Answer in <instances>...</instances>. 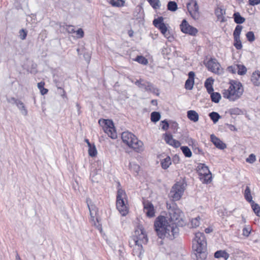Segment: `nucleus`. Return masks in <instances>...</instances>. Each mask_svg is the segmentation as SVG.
<instances>
[{"mask_svg":"<svg viewBox=\"0 0 260 260\" xmlns=\"http://www.w3.org/2000/svg\"><path fill=\"white\" fill-rule=\"evenodd\" d=\"M154 227L157 235L160 239L167 237L172 240L179 233V228L175 223H170L167 217L163 216H159L156 218Z\"/></svg>","mask_w":260,"mask_h":260,"instance_id":"1","label":"nucleus"},{"mask_svg":"<svg viewBox=\"0 0 260 260\" xmlns=\"http://www.w3.org/2000/svg\"><path fill=\"white\" fill-rule=\"evenodd\" d=\"M192 249L196 260H204L207 256V242L204 233H196L192 241Z\"/></svg>","mask_w":260,"mask_h":260,"instance_id":"2","label":"nucleus"},{"mask_svg":"<svg viewBox=\"0 0 260 260\" xmlns=\"http://www.w3.org/2000/svg\"><path fill=\"white\" fill-rule=\"evenodd\" d=\"M244 89L242 84L237 81L232 80L228 90H224L223 96L230 101H235L239 99L242 95Z\"/></svg>","mask_w":260,"mask_h":260,"instance_id":"3","label":"nucleus"},{"mask_svg":"<svg viewBox=\"0 0 260 260\" xmlns=\"http://www.w3.org/2000/svg\"><path fill=\"white\" fill-rule=\"evenodd\" d=\"M123 142L137 152H141L144 150L143 143L138 140L135 135L129 132H124L121 134Z\"/></svg>","mask_w":260,"mask_h":260,"instance_id":"4","label":"nucleus"},{"mask_svg":"<svg viewBox=\"0 0 260 260\" xmlns=\"http://www.w3.org/2000/svg\"><path fill=\"white\" fill-rule=\"evenodd\" d=\"M117 192L116 196V208L122 216L128 213L127 206V195L121 186L119 182H117Z\"/></svg>","mask_w":260,"mask_h":260,"instance_id":"5","label":"nucleus"},{"mask_svg":"<svg viewBox=\"0 0 260 260\" xmlns=\"http://www.w3.org/2000/svg\"><path fill=\"white\" fill-rule=\"evenodd\" d=\"M167 207L168 210L169 217L168 220L170 223H175V224L178 226L182 225L181 221L182 220V212L177 207V205L172 203V204H167Z\"/></svg>","mask_w":260,"mask_h":260,"instance_id":"6","label":"nucleus"},{"mask_svg":"<svg viewBox=\"0 0 260 260\" xmlns=\"http://www.w3.org/2000/svg\"><path fill=\"white\" fill-rule=\"evenodd\" d=\"M186 186L184 180L177 182L172 187L169 194V197L173 201H179L183 194Z\"/></svg>","mask_w":260,"mask_h":260,"instance_id":"7","label":"nucleus"},{"mask_svg":"<svg viewBox=\"0 0 260 260\" xmlns=\"http://www.w3.org/2000/svg\"><path fill=\"white\" fill-rule=\"evenodd\" d=\"M132 243H140L141 244H146L148 242L147 236L144 231L143 226L139 225L136 228L134 234L131 239Z\"/></svg>","mask_w":260,"mask_h":260,"instance_id":"8","label":"nucleus"},{"mask_svg":"<svg viewBox=\"0 0 260 260\" xmlns=\"http://www.w3.org/2000/svg\"><path fill=\"white\" fill-rule=\"evenodd\" d=\"M101 122L102 120H100L99 123H101ZM102 123L104 124L103 129L108 136L113 139L117 138V133L113 121L109 119H104L102 120Z\"/></svg>","mask_w":260,"mask_h":260,"instance_id":"9","label":"nucleus"},{"mask_svg":"<svg viewBox=\"0 0 260 260\" xmlns=\"http://www.w3.org/2000/svg\"><path fill=\"white\" fill-rule=\"evenodd\" d=\"M153 25L158 28L160 32L162 34L164 37L167 38L170 41L173 39V37L170 36V32L168 31V28L164 23V18L162 17H159L156 19H154L153 21Z\"/></svg>","mask_w":260,"mask_h":260,"instance_id":"10","label":"nucleus"},{"mask_svg":"<svg viewBox=\"0 0 260 260\" xmlns=\"http://www.w3.org/2000/svg\"><path fill=\"white\" fill-rule=\"evenodd\" d=\"M135 84L137 85L139 88L144 90L146 91L152 92L157 95H159L158 89L155 87L152 84L149 82L140 79V80H137L136 81Z\"/></svg>","mask_w":260,"mask_h":260,"instance_id":"11","label":"nucleus"},{"mask_svg":"<svg viewBox=\"0 0 260 260\" xmlns=\"http://www.w3.org/2000/svg\"><path fill=\"white\" fill-rule=\"evenodd\" d=\"M197 171L200 176L203 177L204 182L210 183L212 180V174L208 167L204 164H199L197 167Z\"/></svg>","mask_w":260,"mask_h":260,"instance_id":"12","label":"nucleus"},{"mask_svg":"<svg viewBox=\"0 0 260 260\" xmlns=\"http://www.w3.org/2000/svg\"><path fill=\"white\" fill-rule=\"evenodd\" d=\"M187 8L193 19L197 20L199 18V7L196 0H190L187 4Z\"/></svg>","mask_w":260,"mask_h":260,"instance_id":"13","label":"nucleus"},{"mask_svg":"<svg viewBox=\"0 0 260 260\" xmlns=\"http://www.w3.org/2000/svg\"><path fill=\"white\" fill-rule=\"evenodd\" d=\"M180 28L183 33L191 36H196L198 32V29L190 25L185 19L183 20L182 21L181 24L180 25Z\"/></svg>","mask_w":260,"mask_h":260,"instance_id":"14","label":"nucleus"},{"mask_svg":"<svg viewBox=\"0 0 260 260\" xmlns=\"http://www.w3.org/2000/svg\"><path fill=\"white\" fill-rule=\"evenodd\" d=\"M243 29V26L240 25L236 26L234 32V45L237 49H241L242 47L241 41L240 40V34Z\"/></svg>","mask_w":260,"mask_h":260,"instance_id":"15","label":"nucleus"},{"mask_svg":"<svg viewBox=\"0 0 260 260\" xmlns=\"http://www.w3.org/2000/svg\"><path fill=\"white\" fill-rule=\"evenodd\" d=\"M206 66L209 71L215 74H220L222 72L220 64L215 58H211Z\"/></svg>","mask_w":260,"mask_h":260,"instance_id":"16","label":"nucleus"},{"mask_svg":"<svg viewBox=\"0 0 260 260\" xmlns=\"http://www.w3.org/2000/svg\"><path fill=\"white\" fill-rule=\"evenodd\" d=\"M129 246L131 247H133L132 254L134 256H137L139 257H141V255L143 253V249L142 244L140 243H136L133 244L132 243V241L129 242Z\"/></svg>","mask_w":260,"mask_h":260,"instance_id":"17","label":"nucleus"},{"mask_svg":"<svg viewBox=\"0 0 260 260\" xmlns=\"http://www.w3.org/2000/svg\"><path fill=\"white\" fill-rule=\"evenodd\" d=\"M143 205L144 211L147 216L149 217H153L155 215V212L153 204L148 201H145L143 203Z\"/></svg>","mask_w":260,"mask_h":260,"instance_id":"18","label":"nucleus"},{"mask_svg":"<svg viewBox=\"0 0 260 260\" xmlns=\"http://www.w3.org/2000/svg\"><path fill=\"white\" fill-rule=\"evenodd\" d=\"M165 140L167 144L174 147L175 148H178L181 145L180 142L174 139L171 135L166 134Z\"/></svg>","mask_w":260,"mask_h":260,"instance_id":"19","label":"nucleus"},{"mask_svg":"<svg viewBox=\"0 0 260 260\" xmlns=\"http://www.w3.org/2000/svg\"><path fill=\"white\" fill-rule=\"evenodd\" d=\"M210 139L211 142L218 149H224V148H226V145L215 135H211L210 136Z\"/></svg>","mask_w":260,"mask_h":260,"instance_id":"20","label":"nucleus"},{"mask_svg":"<svg viewBox=\"0 0 260 260\" xmlns=\"http://www.w3.org/2000/svg\"><path fill=\"white\" fill-rule=\"evenodd\" d=\"M86 203L91 217L93 218L96 215L98 209L95 206L92 204L91 201L89 199H87Z\"/></svg>","mask_w":260,"mask_h":260,"instance_id":"21","label":"nucleus"},{"mask_svg":"<svg viewBox=\"0 0 260 260\" xmlns=\"http://www.w3.org/2000/svg\"><path fill=\"white\" fill-rule=\"evenodd\" d=\"M215 13L219 20L221 22L225 21L224 15L225 14V10L221 7H218L215 9Z\"/></svg>","mask_w":260,"mask_h":260,"instance_id":"22","label":"nucleus"},{"mask_svg":"<svg viewBox=\"0 0 260 260\" xmlns=\"http://www.w3.org/2000/svg\"><path fill=\"white\" fill-rule=\"evenodd\" d=\"M214 79L211 78H207L205 82V87H206L207 92L209 93H211L214 90L213 87V84L214 83Z\"/></svg>","mask_w":260,"mask_h":260,"instance_id":"23","label":"nucleus"},{"mask_svg":"<svg viewBox=\"0 0 260 260\" xmlns=\"http://www.w3.org/2000/svg\"><path fill=\"white\" fill-rule=\"evenodd\" d=\"M187 118L191 121L196 122L198 121L199 115L194 110H189L187 112Z\"/></svg>","mask_w":260,"mask_h":260,"instance_id":"24","label":"nucleus"},{"mask_svg":"<svg viewBox=\"0 0 260 260\" xmlns=\"http://www.w3.org/2000/svg\"><path fill=\"white\" fill-rule=\"evenodd\" d=\"M251 81L256 86L260 85V75L259 71H255L253 73L251 76Z\"/></svg>","mask_w":260,"mask_h":260,"instance_id":"25","label":"nucleus"},{"mask_svg":"<svg viewBox=\"0 0 260 260\" xmlns=\"http://www.w3.org/2000/svg\"><path fill=\"white\" fill-rule=\"evenodd\" d=\"M244 197L246 200L247 202H249L250 203L252 204L253 202H254L252 200V197L251 194L250 189L248 186H246V189L244 191Z\"/></svg>","mask_w":260,"mask_h":260,"instance_id":"26","label":"nucleus"},{"mask_svg":"<svg viewBox=\"0 0 260 260\" xmlns=\"http://www.w3.org/2000/svg\"><path fill=\"white\" fill-rule=\"evenodd\" d=\"M214 256L215 257L217 258L222 257L224 259L226 260L229 257V254L228 253L225 251L218 250L215 252V253H214Z\"/></svg>","mask_w":260,"mask_h":260,"instance_id":"27","label":"nucleus"},{"mask_svg":"<svg viewBox=\"0 0 260 260\" xmlns=\"http://www.w3.org/2000/svg\"><path fill=\"white\" fill-rule=\"evenodd\" d=\"M16 105L23 115L26 116L27 115V110L26 109L24 104L22 101H19V102H18V104H17Z\"/></svg>","mask_w":260,"mask_h":260,"instance_id":"28","label":"nucleus"},{"mask_svg":"<svg viewBox=\"0 0 260 260\" xmlns=\"http://www.w3.org/2000/svg\"><path fill=\"white\" fill-rule=\"evenodd\" d=\"M233 18L235 22L237 24H242L245 21V19L241 16L239 12H236L233 15Z\"/></svg>","mask_w":260,"mask_h":260,"instance_id":"29","label":"nucleus"},{"mask_svg":"<svg viewBox=\"0 0 260 260\" xmlns=\"http://www.w3.org/2000/svg\"><path fill=\"white\" fill-rule=\"evenodd\" d=\"M171 159L170 157L167 156L162 160L161 161V165L164 169H168L171 164Z\"/></svg>","mask_w":260,"mask_h":260,"instance_id":"30","label":"nucleus"},{"mask_svg":"<svg viewBox=\"0 0 260 260\" xmlns=\"http://www.w3.org/2000/svg\"><path fill=\"white\" fill-rule=\"evenodd\" d=\"M129 168L132 172L136 174H137L140 170V166L133 162H129Z\"/></svg>","mask_w":260,"mask_h":260,"instance_id":"31","label":"nucleus"},{"mask_svg":"<svg viewBox=\"0 0 260 260\" xmlns=\"http://www.w3.org/2000/svg\"><path fill=\"white\" fill-rule=\"evenodd\" d=\"M209 116L214 123H216L221 117L220 115L216 112H212L209 113Z\"/></svg>","mask_w":260,"mask_h":260,"instance_id":"32","label":"nucleus"},{"mask_svg":"<svg viewBox=\"0 0 260 260\" xmlns=\"http://www.w3.org/2000/svg\"><path fill=\"white\" fill-rule=\"evenodd\" d=\"M211 98L212 102L218 103L221 99V95L218 92H214L213 91L211 93Z\"/></svg>","mask_w":260,"mask_h":260,"instance_id":"33","label":"nucleus"},{"mask_svg":"<svg viewBox=\"0 0 260 260\" xmlns=\"http://www.w3.org/2000/svg\"><path fill=\"white\" fill-rule=\"evenodd\" d=\"M236 69H237V73L239 75H243L245 74L247 72L246 68L242 64H236Z\"/></svg>","mask_w":260,"mask_h":260,"instance_id":"34","label":"nucleus"},{"mask_svg":"<svg viewBox=\"0 0 260 260\" xmlns=\"http://www.w3.org/2000/svg\"><path fill=\"white\" fill-rule=\"evenodd\" d=\"M180 148L185 157H190L192 156V152L187 146H181Z\"/></svg>","mask_w":260,"mask_h":260,"instance_id":"35","label":"nucleus"},{"mask_svg":"<svg viewBox=\"0 0 260 260\" xmlns=\"http://www.w3.org/2000/svg\"><path fill=\"white\" fill-rule=\"evenodd\" d=\"M167 8L169 11L174 12L176 11L178 8L177 4L175 2L170 1L167 5Z\"/></svg>","mask_w":260,"mask_h":260,"instance_id":"36","label":"nucleus"},{"mask_svg":"<svg viewBox=\"0 0 260 260\" xmlns=\"http://www.w3.org/2000/svg\"><path fill=\"white\" fill-rule=\"evenodd\" d=\"M160 118V115L159 112H153L151 114V120L152 122H157Z\"/></svg>","mask_w":260,"mask_h":260,"instance_id":"37","label":"nucleus"},{"mask_svg":"<svg viewBox=\"0 0 260 260\" xmlns=\"http://www.w3.org/2000/svg\"><path fill=\"white\" fill-rule=\"evenodd\" d=\"M200 217L198 216L194 218L191 219L190 221L191 227L193 228H196L199 226L200 224Z\"/></svg>","mask_w":260,"mask_h":260,"instance_id":"38","label":"nucleus"},{"mask_svg":"<svg viewBox=\"0 0 260 260\" xmlns=\"http://www.w3.org/2000/svg\"><path fill=\"white\" fill-rule=\"evenodd\" d=\"M110 3L114 7H121L123 6L124 2L123 0H110Z\"/></svg>","mask_w":260,"mask_h":260,"instance_id":"39","label":"nucleus"},{"mask_svg":"<svg viewBox=\"0 0 260 260\" xmlns=\"http://www.w3.org/2000/svg\"><path fill=\"white\" fill-rule=\"evenodd\" d=\"M252 210L255 213V214L260 217V206L256 203L253 202L251 204Z\"/></svg>","mask_w":260,"mask_h":260,"instance_id":"40","label":"nucleus"},{"mask_svg":"<svg viewBox=\"0 0 260 260\" xmlns=\"http://www.w3.org/2000/svg\"><path fill=\"white\" fill-rule=\"evenodd\" d=\"M88 154L91 157H94L97 154V150L94 145L88 146Z\"/></svg>","mask_w":260,"mask_h":260,"instance_id":"41","label":"nucleus"},{"mask_svg":"<svg viewBox=\"0 0 260 260\" xmlns=\"http://www.w3.org/2000/svg\"><path fill=\"white\" fill-rule=\"evenodd\" d=\"M135 60L144 65H146L148 63V60L143 56H138Z\"/></svg>","mask_w":260,"mask_h":260,"instance_id":"42","label":"nucleus"},{"mask_svg":"<svg viewBox=\"0 0 260 260\" xmlns=\"http://www.w3.org/2000/svg\"><path fill=\"white\" fill-rule=\"evenodd\" d=\"M194 85V81L192 80L187 79L185 83V88L187 90H191Z\"/></svg>","mask_w":260,"mask_h":260,"instance_id":"43","label":"nucleus"},{"mask_svg":"<svg viewBox=\"0 0 260 260\" xmlns=\"http://www.w3.org/2000/svg\"><path fill=\"white\" fill-rule=\"evenodd\" d=\"M150 5L155 9L159 8L160 2L159 0H148Z\"/></svg>","mask_w":260,"mask_h":260,"instance_id":"44","label":"nucleus"},{"mask_svg":"<svg viewBox=\"0 0 260 260\" xmlns=\"http://www.w3.org/2000/svg\"><path fill=\"white\" fill-rule=\"evenodd\" d=\"M251 231V228L249 226H245L242 230V235L246 237H248Z\"/></svg>","mask_w":260,"mask_h":260,"instance_id":"45","label":"nucleus"},{"mask_svg":"<svg viewBox=\"0 0 260 260\" xmlns=\"http://www.w3.org/2000/svg\"><path fill=\"white\" fill-rule=\"evenodd\" d=\"M229 113L231 115H240L242 113V111L238 108H234L229 110Z\"/></svg>","mask_w":260,"mask_h":260,"instance_id":"46","label":"nucleus"},{"mask_svg":"<svg viewBox=\"0 0 260 260\" xmlns=\"http://www.w3.org/2000/svg\"><path fill=\"white\" fill-rule=\"evenodd\" d=\"M246 36L248 41L252 42L255 40V36L253 32L248 31L246 34Z\"/></svg>","mask_w":260,"mask_h":260,"instance_id":"47","label":"nucleus"},{"mask_svg":"<svg viewBox=\"0 0 260 260\" xmlns=\"http://www.w3.org/2000/svg\"><path fill=\"white\" fill-rule=\"evenodd\" d=\"M256 160V157L254 154L249 155L248 158H246V161L250 164L253 163Z\"/></svg>","mask_w":260,"mask_h":260,"instance_id":"48","label":"nucleus"},{"mask_svg":"<svg viewBox=\"0 0 260 260\" xmlns=\"http://www.w3.org/2000/svg\"><path fill=\"white\" fill-rule=\"evenodd\" d=\"M27 34V31H26L24 29H21L19 31V37H20V38L22 40H24L26 39Z\"/></svg>","mask_w":260,"mask_h":260,"instance_id":"49","label":"nucleus"},{"mask_svg":"<svg viewBox=\"0 0 260 260\" xmlns=\"http://www.w3.org/2000/svg\"><path fill=\"white\" fill-rule=\"evenodd\" d=\"M20 100H18L15 98L11 97L7 100L8 102L12 104L16 105Z\"/></svg>","mask_w":260,"mask_h":260,"instance_id":"50","label":"nucleus"},{"mask_svg":"<svg viewBox=\"0 0 260 260\" xmlns=\"http://www.w3.org/2000/svg\"><path fill=\"white\" fill-rule=\"evenodd\" d=\"M66 29L70 34L74 33L75 32L74 26L72 25H66Z\"/></svg>","mask_w":260,"mask_h":260,"instance_id":"51","label":"nucleus"},{"mask_svg":"<svg viewBox=\"0 0 260 260\" xmlns=\"http://www.w3.org/2000/svg\"><path fill=\"white\" fill-rule=\"evenodd\" d=\"M162 123V125L161 128L162 129L166 131L169 128V123L166 120H164L161 122Z\"/></svg>","mask_w":260,"mask_h":260,"instance_id":"52","label":"nucleus"},{"mask_svg":"<svg viewBox=\"0 0 260 260\" xmlns=\"http://www.w3.org/2000/svg\"><path fill=\"white\" fill-rule=\"evenodd\" d=\"M76 34L79 36V38H82L84 37V31L82 28H79L76 31Z\"/></svg>","mask_w":260,"mask_h":260,"instance_id":"53","label":"nucleus"},{"mask_svg":"<svg viewBox=\"0 0 260 260\" xmlns=\"http://www.w3.org/2000/svg\"><path fill=\"white\" fill-rule=\"evenodd\" d=\"M249 4L251 6H255L260 4V0H249Z\"/></svg>","mask_w":260,"mask_h":260,"instance_id":"54","label":"nucleus"},{"mask_svg":"<svg viewBox=\"0 0 260 260\" xmlns=\"http://www.w3.org/2000/svg\"><path fill=\"white\" fill-rule=\"evenodd\" d=\"M228 70L230 72H232L233 73L237 72V69H236V65L234 66H231L228 68Z\"/></svg>","mask_w":260,"mask_h":260,"instance_id":"55","label":"nucleus"},{"mask_svg":"<svg viewBox=\"0 0 260 260\" xmlns=\"http://www.w3.org/2000/svg\"><path fill=\"white\" fill-rule=\"evenodd\" d=\"M226 125L231 131H237V128L234 125L231 124H226Z\"/></svg>","mask_w":260,"mask_h":260,"instance_id":"56","label":"nucleus"},{"mask_svg":"<svg viewBox=\"0 0 260 260\" xmlns=\"http://www.w3.org/2000/svg\"><path fill=\"white\" fill-rule=\"evenodd\" d=\"M195 74L192 71H190L188 73V79L192 80L194 81V77Z\"/></svg>","mask_w":260,"mask_h":260,"instance_id":"57","label":"nucleus"},{"mask_svg":"<svg viewBox=\"0 0 260 260\" xmlns=\"http://www.w3.org/2000/svg\"><path fill=\"white\" fill-rule=\"evenodd\" d=\"M45 83L44 82H40L38 83L37 86L38 88L41 90L42 89H43L44 87Z\"/></svg>","mask_w":260,"mask_h":260,"instance_id":"58","label":"nucleus"},{"mask_svg":"<svg viewBox=\"0 0 260 260\" xmlns=\"http://www.w3.org/2000/svg\"><path fill=\"white\" fill-rule=\"evenodd\" d=\"M213 231V229L212 228H207L205 230V232L207 234H209Z\"/></svg>","mask_w":260,"mask_h":260,"instance_id":"59","label":"nucleus"},{"mask_svg":"<svg viewBox=\"0 0 260 260\" xmlns=\"http://www.w3.org/2000/svg\"><path fill=\"white\" fill-rule=\"evenodd\" d=\"M48 89L46 88H44L43 89H42L40 91L42 95H44L46 94L48 92Z\"/></svg>","mask_w":260,"mask_h":260,"instance_id":"60","label":"nucleus"},{"mask_svg":"<svg viewBox=\"0 0 260 260\" xmlns=\"http://www.w3.org/2000/svg\"><path fill=\"white\" fill-rule=\"evenodd\" d=\"M54 82H55V83H56V87H57V88H58V89H59L62 90V92H63V94H65V91H64V90H63L61 87H59V86H58V84L57 82L56 81V80H54Z\"/></svg>","mask_w":260,"mask_h":260,"instance_id":"61","label":"nucleus"},{"mask_svg":"<svg viewBox=\"0 0 260 260\" xmlns=\"http://www.w3.org/2000/svg\"><path fill=\"white\" fill-rule=\"evenodd\" d=\"M84 56L85 59L86 60L87 62L89 63L90 60V56L88 55H84Z\"/></svg>","mask_w":260,"mask_h":260,"instance_id":"62","label":"nucleus"},{"mask_svg":"<svg viewBox=\"0 0 260 260\" xmlns=\"http://www.w3.org/2000/svg\"><path fill=\"white\" fill-rule=\"evenodd\" d=\"M16 260H21V258L20 257L18 253H17L16 255Z\"/></svg>","mask_w":260,"mask_h":260,"instance_id":"63","label":"nucleus"},{"mask_svg":"<svg viewBox=\"0 0 260 260\" xmlns=\"http://www.w3.org/2000/svg\"><path fill=\"white\" fill-rule=\"evenodd\" d=\"M85 142H86V143L88 145V146H91V144L90 143L89 140L88 139H86L85 140Z\"/></svg>","mask_w":260,"mask_h":260,"instance_id":"64","label":"nucleus"}]
</instances>
